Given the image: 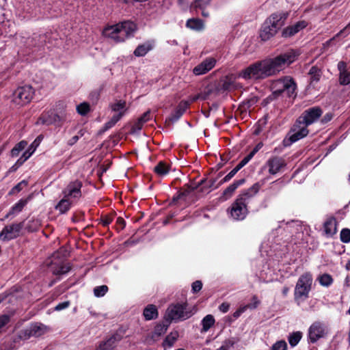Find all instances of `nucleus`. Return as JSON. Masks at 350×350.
I'll return each instance as SVG.
<instances>
[{"mask_svg":"<svg viewBox=\"0 0 350 350\" xmlns=\"http://www.w3.org/2000/svg\"><path fill=\"white\" fill-rule=\"evenodd\" d=\"M262 185V184H260V183H256L249 189L243 191L241 193L239 194V196L243 197V198H245V200L248 202L250 199H251L259 191Z\"/></svg>","mask_w":350,"mask_h":350,"instance_id":"nucleus-27","label":"nucleus"},{"mask_svg":"<svg viewBox=\"0 0 350 350\" xmlns=\"http://www.w3.org/2000/svg\"><path fill=\"white\" fill-rule=\"evenodd\" d=\"M350 33V24L347 25L344 29L340 31L336 35V37L342 36L343 37H346Z\"/></svg>","mask_w":350,"mask_h":350,"instance_id":"nucleus-54","label":"nucleus"},{"mask_svg":"<svg viewBox=\"0 0 350 350\" xmlns=\"http://www.w3.org/2000/svg\"><path fill=\"white\" fill-rule=\"evenodd\" d=\"M151 119L150 111L148 110L133 124L131 131L137 133L141 131L144 124Z\"/></svg>","mask_w":350,"mask_h":350,"instance_id":"nucleus-26","label":"nucleus"},{"mask_svg":"<svg viewBox=\"0 0 350 350\" xmlns=\"http://www.w3.org/2000/svg\"><path fill=\"white\" fill-rule=\"evenodd\" d=\"M152 46L150 44L145 43L141 45H139L135 50L134 51V55L137 57H143L144 56L148 51L152 49Z\"/></svg>","mask_w":350,"mask_h":350,"instance_id":"nucleus-32","label":"nucleus"},{"mask_svg":"<svg viewBox=\"0 0 350 350\" xmlns=\"http://www.w3.org/2000/svg\"><path fill=\"white\" fill-rule=\"evenodd\" d=\"M170 323L166 321L165 320V321L161 323H158L154 328V330L153 332H152V334H151V338L153 340H157L161 336H162L163 334H164L169 325H170Z\"/></svg>","mask_w":350,"mask_h":350,"instance_id":"nucleus-25","label":"nucleus"},{"mask_svg":"<svg viewBox=\"0 0 350 350\" xmlns=\"http://www.w3.org/2000/svg\"><path fill=\"white\" fill-rule=\"evenodd\" d=\"M108 291V287L106 285L96 286L94 288V294L96 297H100L104 296Z\"/></svg>","mask_w":350,"mask_h":350,"instance_id":"nucleus-44","label":"nucleus"},{"mask_svg":"<svg viewBox=\"0 0 350 350\" xmlns=\"http://www.w3.org/2000/svg\"><path fill=\"white\" fill-rule=\"evenodd\" d=\"M216 64V59L213 57H208L203 60L193 69V72L196 75H201L211 70Z\"/></svg>","mask_w":350,"mask_h":350,"instance_id":"nucleus-19","label":"nucleus"},{"mask_svg":"<svg viewBox=\"0 0 350 350\" xmlns=\"http://www.w3.org/2000/svg\"><path fill=\"white\" fill-rule=\"evenodd\" d=\"M309 75L311 76L312 81H317L319 80V70L317 67L312 66L309 71Z\"/></svg>","mask_w":350,"mask_h":350,"instance_id":"nucleus-50","label":"nucleus"},{"mask_svg":"<svg viewBox=\"0 0 350 350\" xmlns=\"http://www.w3.org/2000/svg\"><path fill=\"white\" fill-rule=\"evenodd\" d=\"M340 239L342 243H348L350 242V229L343 228L340 234Z\"/></svg>","mask_w":350,"mask_h":350,"instance_id":"nucleus-45","label":"nucleus"},{"mask_svg":"<svg viewBox=\"0 0 350 350\" xmlns=\"http://www.w3.org/2000/svg\"><path fill=\"white\" fill-rule=\"evenodd\" d=\"M305 21H298L294 25L284 28L281 32V36L284 38H289L297 34L307 26Z\"/></svg>","mask_w":350,"mask_h":350,"instance_id":"nucleus-18","label":"nucleus"},{"mask_svg":"<svg viewBox=\"0 0 350 350\" xmlns=\"http://www.w3.org/2000/svg\"><path fill=\"white\" fill-rule=\"evenodd\" d=\"M27 185V182L25 180L18 183L15 187H14L11 191L12 193H14L15 192H19L23 189L24 187Z\"/></svg>","mask_w":350,"mask_h":350,"instance_id":"nucleus-52","label":"nucleus"},{"mask_svg":"<svg viewBox=\"0 0 350 350\" xmlns=\"http://www.w3.org/2000/svg\"><path fill=\"white\" fill-rule=\"evenodd\" d=\"M62 118L53 111H48L43 113L38 119L37 123L46 125H51L62 122Z\"/></svg>","mask_w":350,"mask_h":350,"instance_id":"nucleus-20","label":"nucleus"},{"mask_svg":"<svg viewBox=\"0 0 350 350\" xmlns=\"http://www.w3.org/2000/svg\"><path fill=\"white\" fill-rule=\"evenodd\" d=\"M235 87L234 82L231 80H226L223 84V88L226 90H231Z\"/></svg>","mask_w":350,"mask_h":350,"instance_id":"nucleus-57","label":"nucleus"},{"mask_svg":"<svg viewBox=\"0 0 350 350\" xmlns=\"http://www.w3.org/2000/svg\"><path fill=\"white\" fill-rule=\"evenodd\" d=\"M219 310L224 313L227 312L230 308V305L228 303H222L219 307Z\"/></svg>","mask_w":350,"mask_h":350,"instance_id":"nucleus-59","label":"nucleus"},{"mask_svg":"<svg viewBox=\"0 0 350 350\" xmlns=\"http://www.w3.org/2000/svg\"><path fill=\"white\" fill-rule=\"evenodd\" d=\"M248 202L241 197L237 196L235 201L232 204L230 213L231 217L235 220H243L247 215L248 211L247 204Z\"/></svg>","mask_w":350,"mask_h":350,"instance_id":"nucleus-8","label":"nucleus"},{"mask_svg":"<svg viewBox=\"0 0 350 350\" xmlns=\"http://www.w3.org/2000/svg\"><path fill=\"white\" fill-rule=\"evenodd\" d=\"M170 170V165L163 161H160L154 167V172L159 176L166 175Z\"/></svg>","mask_w":350,"mask_h":350,"instance_id":"nucleus-33","label":"nucleus"},{"mask_svg":"<svg viewBox=\"0 0 350 350\" xmlns=\"http://www.w3.org/2000/svg\"><path fill=\"white\" fill-rule=\"evenodd\" d=\"M319 282L322 286H329L333 282V279L329 274H323L319 277Z\"/></svg>","mask_w":350,"mask_h":350,"instance_id":"nucleus-43","label":"nucleus"},{"mask_svg":"<svg viewBox=\"0 0 350 350\" xmlns=\"http://www.w3.org/2000/svg\"><path fill=\"white\" fill-rule=\"evenodd\" d=\"M143 314L147 321L157 319L158 317V310L154 305H148L144 310Z\"/></svg>","mask_w":350,"mask_h":350,"instance_id":"nucleus-30","label":"nucleus"},{"mask_svg":"<svg viewBox=\"0 0 350 350\" xmlns=\"http://www.w3.org/2000/svg\"><path fill=\"white\" fill-rule=\"evenodd\" d=\"M245 183V179L242 178L238 180L234 181L233 183L230 185L222 193V197L226 200L230 198L235 190L241 185H242Z\"/></svg>","mask_w":350,"mask_h":350,"instance_id":"nucleus-28","label":"nucleus"},{"mask_svg":"<svg viewBox=\"0 0 350 350\" xmlns=\"http://www.w3.org/2000/svg\"><path fill=\"white\" fill-rule=\"evenodd\" d=\"M190 105L189 101L182 100L179 103L175 111L171 114L169 120L172 122H176L184 114Z\"/></svg>","mask_w":350,"mask_h":350,"instance_id":"nucleus-24","label":"nucleus"},{"mask_svg":"<svg viewBox=\"0 0 350 350\" xmlns=\"http://www.w3.org/2000/svg\"><path fill=\"white\" fill-rule=\"evenodd\" d=\"M265 166L268 167L270 174L275 175L286 166V162L283 158L274 156L267 161Z\"/></svg>","mask_w":350,"mask_h":350,"instance_id":"nucleus-16","label":"nucleus"},{"mask_svg":"<svg viewBox=\"0 0 350 350\" xmlns=\"http://www.w3.org/2000/svg\"><path fill=\"white\" fill-rule=\"evenodd\" d=\"M77 111L80 115L85 116L90 111V105L83 102L77 106Z\"/></svg>","mask_w":350,"mask_h":350,"instance_id":"nucleus-42","label":"nucleus"},{"mask_svg":"<svg viewBox=\"0 0 350 350\" xmlns=\"http://www.w3.org/2000/svg\"><path fill=\"white\" fill-rule=\"evenodd\" d=\"M235 341L232 339H228L224 341L221 346L217 350H229L234 345Z\"/></svg>","mask_w":350,"mask_h":350,"instance_id":"nucleus-49","label":"nucleus"},{"mask_svg":"<svg viewBox=\"0 0 350 350\" xmlns=\"http://www.w3.org/2000/svg\"><path fill=\"white\" fill-rule=\"evenodd\" d=\"M27 142L25 141H21L18 143L11 150V154L12 157H17L21 151L25 149L27 146Z\"/></svg>","mask_w":350,"mask_h":350,"instance_id":"nucleus-39","label":"nucleus"},{"mask_svg":"<svg viewBox=\"0 0 350 350\" xmlns=\"http://www.w3.org/2000/svg\"><path fill=\"white\" fill-rule=\"evenodd\" d=\"M272 88L275 94L286 92L288 96H292L295 93L296 84L294 80L290 77H286L273 82Z\"/></svg>","mask_w":350,"mask_h":350,"instance_id":"nucleus-6","label":"nucleus"},{"mask_svg":"<svg viewBox=\"0 0 350 350\" xmlns=\"http://www.w3.org/2000/svg\"><path fill=\"white\" fill-rule=\"evenodd\" d=\"M287 349V344L286 342L282 340L274 343L270 350H286Z\"/></svg>","mask_w":350,"mask_h":350,"instance_id":"nucleus-48","label":"nucleus"},{"mask_svg":"<svg viewBox=\"0 0 350 350\" xmlns=\"http://www.w3.org/2000/svg\"><path fill=\"white\" fill-rule=\"evenodd\" d=\"M122 116L123 112L114 115L109 121L105 124L103 131H107L113 127L120 120Z\"/></svg>","mask_w":350,"mask_h":350,"instance_id":"nucleus-36","label":"nucleus"},{"mask_svg":"<svg viewBox=\"0 0 350 350\" xmlns=\"http://www.w3.org/2000/svg\"><path fill=\"white\" fill-rule=\"evenodd\" d=\"M256 150H253L249 154H247L246 157H245L240 163L237 165V166L241 169L243 166H245L254 156V154L256 153Z\"/></svg>","mask_w":350,"mask_h":350,"instance_id":"nucleus-46","label":"nucleus"},{"mask_svg":"<svg viewBox=\"0 0 350 350\" xmlns=\"http://www.w3.org/2000/svg\"><path fill=\"white\" fill-rule=\"evenodd\" d=\"M34 94L31 86L25 85L18 88L12 94V102L17 105H24L29 103Z\"/></svg>","mask_w":350,"mask_h":350,"instance_id":"nucleus-7","label":"nucleus"},{"mask_svg":"<svg viewBox=\"0 0 350 350\" xmlns=\"http://www.w3.org/2000/svg\"><path fill=\"white\" fill-rule=\"evenodd\" d=\"M122 338V336L120 334L115 333L106 340L99 342L94 350H114Z\"/></svg>","mask_w":350,"mask_h":350,"instance_id":"nucleus-17","label":"nucleus"},{"mask_svg":"<svg viewBox=\"0 0 350 350\" xmlns=\"http://www.w3.org/2000/svg\"><path fill=\"white\" fill-rule=\"evenodd\" d=\"M329 332L328 327L323 322L314 321L308 329V338L312 343L325 338Z\"/></svg>","mask_w":350,"mask_h":350,"instance_id":"nucleus-9","label":"nucleus"},{"mask_svg":"<svg viewBox=\"0 0 350 350\" xmlns=\"http://www.w3.org/2000/svg\"><path fill=\"white\" fill-rule=\"evenodd\" d=\"M246 311V307H245L244 306L239 308L237 310H236L234 313H233V317L234 318H238L240 317V315L243 313L244 312Z\"/></svg>","mask_w":350,"mask_h":350,"instance_id":"nucleus-58","label":"nucleus"},{"mask_svg":"<svg viewBox=\"0 0 350 350\" xmlns=\"http://www.w3.org/2000/svg\"><path fill=\"white\" fill-rule=\"evenodd\" d=\"M29 222H32L34 224V226L32 227L31 226H28L27 228H29V230L33 231L37 228V227L40 225L38 220L32 219L29 221Z\"/></svg>","mask_w":350,"mask_h":350,"instance_id":"nucleus-61","label":"nucleus"},{"mask_svg":"<svg viewBox=\"0 0 350 350\" xmlns=\"http://www.w3.org/2000/svg\"><path fill=\"white\" fill-rule=\"evenodd\" d=\"M288 15L289 14L287 12H277L271 14L266 20L271 27H273L278 31L285 25Z\"/></svg>","mask_w":350,"mask_h":350,"instance_id":"nucleus-14","label":"nucleus"},{"mask_svg":"<svg viewBox=\"0 0 350 350\" xmlns=\"http://www.w3.org/2000/svg\"><path fill=\"white\" fill-rule=\"evenodd\" d=\"M203 24L200 19L191 18L187 22V27L195 30H199L202 28Z\"/></svg>","mask_w":350,"mask_h":350,"instance_id":"nucleus-37","label":"nucleus"},{"mask_svg":"<svg viewBox=\"0 0 350 350\" xmlns=\"http://www.w3.org/2000/svg\"><path fill=\"white\" fill-rule=\"evenodd\" d=\"M308 125L299 118L291 128L286 137L283 140L284 146H289L292 144L299 141L308 135Z\"/></svg>","mask_w":350,"mask_h":350,"instance_id":"nucleus-3","label":"nucleus"},{"mask_svg":"<svg viewBox=\"0 0 350 350\" xmlns=\"http://www.w3.org/2000/svg\"><path fill=\"white\" fill-rule=\"evenodd\" d=\"M202 283L200 280H196L192 284V291L193 293H197L202 289Z\"/></svg>","mask_w":350,"mask_h":350,"instance_id":"nucleus-55","label":"nucleus"},{"mask_svg":"<svg viewBox=\"0 0 350 350\" xmlns=\"http://www.w3.org/2000/svg\"><path fill=\"white\" fill-rule=\"evenodd\" d=\"M82 182L78 180L70 182L63 191L64 198L79 199L81 197Z\"/></svg>","mask_w":350,"mask_h":350,"instance_id":"nucleus-12","label":"nucleus"},{"mask_svg":"<svg viewBox=\"0 0 350 350\" xmlns=\"http://www.w3.org/2000/svg\"><path fill=\"white\" fill-rule=\"evenodd\" d=\"M321 114V109L319 107H314L305 110L299 118L309 126L316 122Z\"/></svg>","mask_w":350,"mask_h":350,"instance_id":"nucleus-15","label":"nucleus"},{"mask_svg":"<svg viewBox=\"0 0 350 350\" xmlns=\"http://www.w3.org/2000/svg\"><path fill=\"white\" fill-rule=\"evenodd\" d=\"M259 304H260V301L258 300L257 296L254 295L252 298V303L247 304L244 306L246 307V310L248 308L253 310V309H256L258 306Z\"/></svg>","mask_w":350,"mask_h":350,"instance_id":"nucleus-51","label":"nucleus"},{"mask_svg":"<svg viewBox=\"0 0 350 350\" xmlns=\"http://www.w3.org/2000/svg\"><path fill=\"white\" fill-rule=\"evenodd\" d=\"M100 93L98 91H94L90 93L89 99L92 102L93 104H96L99 100Z\"/></svg>","mask_w":350,"mask_h":350,"instance_id":"nucleus-53","label":"nucleus"},{"mask_svg":"<svg viewBox=\"0 0 350 350\" xmlns=\"http://www.w3.org/2000/svg\"><path fill=\"white\" fill-rule=\"evenodd\" d=\"M339 70V82L341 85H345L350 83V71L347 70V65L345 62H339L338 64Z\"/></svg>","mask_w":350,"mask_h":350,"instance_id":"nucleus-22","label":"nucleus"},{"mask_svg":"<svg viewBox=\"0 0 350 350\" xmlns=\"http://www.w3.org/2000/svg\"><path fill=\"white\" fill-rule=\"evenodd\" d=\"M241 169L237 165L219 182V185L229 181Z\"/></svg>","mask_w":350,"mask_h":350,"instance_id":"nucleus-47","label":"nucleus"},{"mask_svg":"<svg viewBox=\"0 0 350 350\" xmlns=\"http://www.w3.org/2000/svg\"><path fill=\"white\" fill-rule=\"evenodd\" d=\"M70 303L69 301H66L59 303L55 307V310L59 311V310L66 309L70 306Z\"/></svg>","mask_w":350,"mask_h":350,"instance_id":"nucleus-56","label":"nucleus"},{"mask_svg":"<svg viewBox=\"0 0 350 350\" xmlns=\"http://www.w3.org/2000/svg\"><path fill=\"white\" fill-rule=\"evenodd\" d=\"M70 199L69 198L64 197V198L55 206V209L59 211L61 213H65L70 208Z\"/></svg>","mask_w":350,"mask_h":350,"instance_id":"nucleus-34","label":"nucleus"},{"mask_svg":"<svg viewBox=\"0 0 350 350\" xmlns=\"http://www.w3.org/2000/svg\"><path fill=\"white\" fill-rule=\"evenodd\" d=\"M23 226L24 221L5 226L0 233V239L3 241H10L16 238Z\"/></svg>","mask_w":350,"mask_h":350,"instance_id":"nucleus-11","label":"nucleus"},{"mask_svg":"<svg viewBox=\"0 0 350 350\" xmlns=\"http://www.w3.org/2000/svg\"><path fill=\"white\" fill-rule=\"evenodd\" d=\"M302 334L300 332H293L288 336V342L291 347L296 346L300 341Z\"/></svg>","mask_w":350,"mask_h":350,"instance_id":"nucleus-38","label":"nucleus"},{"mask_svg":"<svg viewBox=\"0 0 350 350\" xmlns=\"http://www.w3.org/2000/svg\"><path fill=\"white\" fill-rule=\"evenodd\" d=\"M186 304H175L170 306L165 314V320L170 323L172 321L185 320L191 317V314L186 310Z\"/></svg>","mask_w":350,"mask_h":350,"instance_id":"nucleus-5","label":"nucleus"},{"mask_svg":"<svg viewBox=\"0 0 350 350\" xmlns=\"http://www.w3.org/2000/svg\"><path fill=\"white\" fill-rule=\"evenodd\" d=\"M78 139H79V137L77 135H75L69 141V144L70 145H73L74 144H75L78 141Z\"/></svg>","mask_w":350,"mask_h":350,"instance_id":"nucleus-64","label":"nucleus"},{"mask_svg":"<svg viewBox=\"0 0 350 350\" xmlns=\"http://www.w3.org/2000/svg\"><path fill=\"white\" fill-rule=\"evenodd\" d=\"M51 269L55 275H62L67 273L70 267L68 264H64L63 259L59 258V253L55 252L52 256Z\"/></svg>","mask_w":350,"mask_h":350,"instance_id":"nucleus-13","label":"nucleus"},{"mask_svg":"<svg viewBox=\"0 0 350 350\" xmlns=\"http://www.w3.org/2000/svg\"><path fill=\"white\" fill-rule=\"evenodd\" d=\"M178 332L175 331L168 334L163 341V346L171 347L178 338Z\"/></svg>","mask_w":350,"mask_h":350,"instance_id":"nucleus-35","label":"nucleus"},{"mask_svg":"<svg viewBox=\"0 0 350 350\" xmlns=\"http://www.w3.org/2000/svg\"><path fill=\"white\" fill-rule=\"evenodd\" d=\"M116 224H117V225L119 226V228L120 230H122L126 226V222H125L124 219L122 217L117 218Z\"/></svg>","mask_w":350,"mask_h":350,"instance_id":"nucleus-60","label":"nucleus"},{"mask_svg":"<svg viewBox=\"0 0 350 350\" xmlns=\"http://www.w3.org/2000/svg\"><path fill=\"white\" fill-rule=\"evenodd\" d=\"M215 180H210L208 182V187L211 188L216 189L220 185L219 183L217 185H215Z\"/></svg>","mask_w":350,"mask_h":350,"instance_id":"nucleus-63","label":"nucleus"},{"mask_svg":"<svg viewBox=\"0 0 350 350\" xmlns=\"http://www.w3.org/2000/svg\"><path fill=\"white\" fill-rule=\"evenodd\" d=\"M256 102H257V98L256 97H252V98L247 100L246 105H247V107H250L252 105H254Z\"/></svg>","mask_w":350,"mask_h":350,"instance_id":"nucleus-62","label":"nucleus"},{"mask_svg":"<svg viewBox=\"0 0 350 350\" xmlns=\"http://www.w3.org/2000/svg\"><path fill=\"white\" fill-rule=\"evenodd\" d=\"M324 234L327 237H332L337 232V221L335 217H330L327 219L323 224Z\"/></svg>","mask_w":350,"mask_h":350,"instance_id":"nucleus-23","label":"nucleus"},{"mask_svg":"<svg viewBox=\"0 0 350 350\" xmlns=\"http://www.w3.org/2000/svg\"><path fill=\"white\" fill-rule=\"evenodd\" d=\"M135 30V24L132 21H127L106 27L103 30V34L105 37L109 38L118 43L124 42L132 36Z\"/></svg>","mask_w":350,"mask_h":350,"instance_id":"nucleus-2","label":"nucleus"},{"mask_svg":"<svg viewBox=\"0 0 350 350\" xmlns=\"http://www.w3.org/2000/svg\"><path fill=\"white\" fill-rule=\"evenodd\" d=\"M215 320L213 315L207 314L205 316L201 321L202 325L201 333L206 332L215 324Z\"/></svg>","mask_w":350,"mask_h":350,"instance_id":"nucleus-31","label":"nucleus"},{"mask_svg":"<svg viewBox=\"0 0 350 350\" xmlns=\"http://www.w3.org/2000/svg\"><path fill=\"white\" fill-rule=\"evenodd\" d=\"M49 329L47 326L42 323L32 324L21 332L20 337L23 339H27L31 336L39 337L46 333Z\"/></svg>","mask_w":350,"mask_h":350,"instance_id":"nucleus-10","label":"nucleus"},{"mask_svg":"<svg viewBox=\"0 0 350 350\" xmlns=\"http://www.w3.org/2000/svg\"><path fill=\"white\" fill-rule=\"evenodd\" d=\"M28 202V198L21 199L16 203L10 209L9 213L5 215V218H8L12 215H15L22 211L23 208L26 206Z\"/></svg>","mask_w":350,"mask_h":350,"instance_id":"nucleus-29","label":"nucleus"},{"mask_svg":"<svg viewBox=\"0 0 350 350\" xmlns=\"http://www.w3.org/2000/svg\"><path fill=\"white\" fill-rule=\"evenodd\" d=\"M277 33L278 31L273 27H271L270 24H269V22L265 20L260 29V38L262 41H267L273 37Z\"/></svg>","mask_w":350,"mask_h":350,"instance_id":"nucleus-21","label":"nucleus"},{"mask_svg":"<svg viewBox=\"0 0 350 350\" xmlns=\"http://www.w3.org/2000/svg\"><path fill=\"white\" fill-rule=\"evenodd\" d=\"M33 144L31 146V147L29 148L27 150H26L23 155L18 159L17 163L19 165H22L26 160H27L31 155L33 154V152L35 150V148H33Z\"/></svg>","mask_w":350,"mask_h":350,"instance_id":"nucleus-40","label":"nucleus"},{"mask_svg":"<svg viewBox=\"0 0 350 350\" xmlns=\"http://www.w3.org/2000/svg\"><path fill=\"white\" fill-rule=\"evenodd\" d=\"M125 107H126V102L122 100H119L117 103L111 105V109L113 111L117 112H123L124 113L125 111Z\"/></svg>","mask_w":350,"mask_h":350,"instance_id":"nucleus-41","label":"nucleus"},{"mask_svg":"<svg viewBox=\"0 0 350 350\" xmlns=\"http://www.w3.org/2000/svg\"><path fill=\"white\" fill-rule=\"evenodd\" d=\"M297 56V53L291 50L273 58L256 62L243 70L239 77L245 79H262L275 75L295 62Z\"/></svg>","mask_w":350,"mask_h":350,"instance_id":"nucleus-1","label":"nucleus"},{"mask_svg":"<svg viewBox=\"0 0 350 350\" xmlns=\"http://www.w3.org/2000/svg\"><path fill=\"white\" fill-rule=\"evenodd\" d=\"M312 278L310 273L301 275L295 286V300H305L308 297V294L311 288Z\"/></svg>","mask_w":350,"mask_h":350,"instance_id":"nucleus-4","label":"nucleus"}]
</instances>
